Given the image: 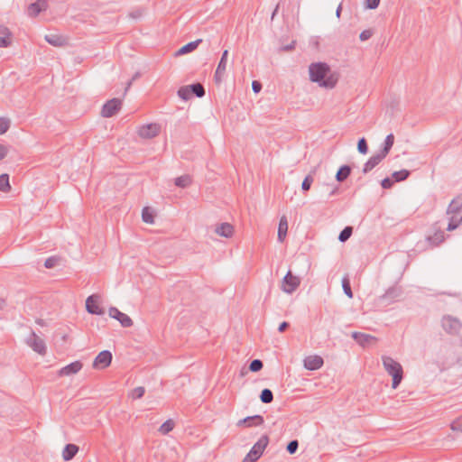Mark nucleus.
<instances>
[{"mask_svg": "<svg viewBox=\"0 0 462 462\" xmlns=\"http://www.w3.org/2000/svg\"><path fill=\"white\" fill-rule=\"evenodd\" d=\"M309 72L310 79L318 83L320 87L333 88L337 82V78L330 74V68L325 62L311 63Z\"/></svg>", "mask_w": 462, "mask_h": 462, "instance_id": "1", "label": "nucleus"}, {"mask_svg": "<svg viewBox=\"0 0 462 462\" xmlns=\"http://www.w3.org/2000/svg\"><path fill=\"white\" fill-rule=\"evenodd\" d=\"M382 360L385 371L393 377L392 387L393 389H396L401 383L403 377L402 367L400 365V363L395 361L391 356H384L382 357Z\"/></svg>", "mask_w": 462, "mask_h": 462, "instance_id": "2", "label": "nucleus"}, {"mask_svg": "<svg viewBox=\"0 0 462 462\" xmlns=\"http://www.w3.org/2000/svg\"><path fill=\"white\" fill-rule=\"evenodd\" d=\"M268 443L269 437L267 435L262 436L258 439V441L252 447V448L245 457L242 462H256L263 455Z\"/></svg>", "mask_w": 462, "mask_h": 462, "instance_id": "3", "label": "nucleus"}, {"mask_svg": "<svg viewBox=\"0 0 462 462\" xmlns=\"http://www.w3.org/2000/svg\"><path fill=\"white\" fill-rule=\"evenodd\" d=\"M26 344L39 355L44 356L47 351L44 340L40 337L34 331H32L26 339Z\"/></svg>", "mask_w": 462, "mask_h": 462, "instance_id": "4", "label": "nucleus"}, {"mask_svg": "<svg viewBox=\"0 0 462 462\" xmlns=\"http://www.w3.org/2000/svg\"><path fill=\"white\" fill-rule=\"evenodd\" d=\"M441 325L443 329L450 335L459 334L462 328L461 322L452 316H444L441 320Z\"/></svg>", "mask_w": 462, "mask_h": 462, "instance_id": "5", "label": "nucleus"}, {"mask_svg": "<svg viewBox=\"0 0 462 462\" xmlns=\"http://www.w3.org/2000/svg\"><path fill=\"white\" fill-rule=\"evenodd\" d=\"M122 106V101L119 98H112L106 101L101 110L103 117H112L119 112Z\"/></svg>", "mask_w": 462, "mask_h": 462, "instance_id": "6", "label": "nucleus"}, {"mask_svg": "<svg viewBox=\"0 0 462 462\" xmlns=\"http://www.w3.org/2000/svg\"><path fill=\"white\" fill-rule=\"evenodd\" d=\"M300 280L299 277L292 275L289 271L282 279V290L287 293H292L300 286Z\"/></svg>", "mask_w": 462, "mask_h": 462, "instance_id": "7", "label": "nucleus"}, {"mask_svg": "<svg viewBox=\"0 0 462 462\" xmlns=\"http://www.w3.org/2000/svg\"><path fill=\"white\" fill-rule=\"evenodd\" d=\"M161 126L159 124L152 123L142 125L138 129V134L144 139H152L160 134Z\"/></svg>", "mask_w": 462, "mask_h": 462, "instance_id": "8", "label": "nucleus"}, {"mask_svg": "<svg viewBox=\"0 0 462 462\" xmlns=\"http://www.w3.org/2000/svg\"><path fill=\"white\" fill-rule=\"evenodd\" d=\"M108 314L111 318L118 320L121 326L124 328H130L133 326V320L131 319V318L128 315L121 312L116 307L109 308Z\"/></svg>", "mask_w": 462, "mask_h": 462, "instance_id": "9", "label": "nucleus"}, {"mask_svg": "<svg viewBox=\"0 0 462 462\" xmlns=\"http://www.w3.org/2000/svg\"><path fill=\"white\" fill-rule=\"evenodd\" d=\"M112 362V354L108 350L101 351L93 362L94 368L104 369L110 365Z\"/></svg>", "mask_w": 462, "mask_h": 462, "instance_id": "10", "label": "nucleus"}, {"mask_svg": "<svg viewBox=\"0 0 462 462\" xmlns=\"http://www.w3.org/2000/svg\"><path fill=\"white\" fill-rule=\"evenodd\" d=\"M98 299L99 297L96 294L88 297L86 300V309L88 313L95 315H103L105 313L104 310L98 305Z\"/></svg>", "mask_w": 462, "mask_h": 462, "instance_id": "11", "label": "nucleus"}, {"mask_svg": "<svg viewBox=\"0 0 462 462\" xmlns=\"http://www.w3.org/2000/svg\"><path fill=\"white\" fill-rule=\"evenodd\" d=\"M227 57L228 51L225 50L222 53L221 59L218 62V65L214 75V79L217 83H220L223 79L226 69Z\"/></svg>", "mask_w": 462, "mask_h": 462, "instance_id": "12", "label": "nucleus"}, {"mask_svg": "<svg viewBox=\"0 0 462 462\" xmlns=\"http://www.w3.org/2000/svg\"><path fill=\"white\" fill-rule=\"evenodd\" d=\"M83 367V364L80 361L72 362L62 368H60L58 372L59 376H70L78 374Z\"/></svg>", "mask_w": 462, "mask_h": 462, "instance_id": "13", "label": "nucleus"}, {"mask_svg": "<svg viewBox=\"0 0 462 462\" xmlns=\"http://www.w3.org/2000/svg\"><path fill=\"white\" fill-rule=\"evenodd\" d=\"M48 8V3L46 0H37L32 3L27 7V14L30 17H36L42 11Z\"/></svg>", "mask_w": 462, "mask_h": 462, "instance_id": "14", "label": "nucleus"}, {"mask_svg": "<svg viewBox=\"0 0 462 462\" xmlns=\"http://www.w3.org/2000/svg\"><path fill=\"white\" fill-rule=\"evenodd\" d=\"M264 420L262 415L248 416L245 419L239 420L236 423L237 427L250 428L253 426H260L263 424Z\"/></svg>", "mask_w": 462, "mask_h": 462, "instance_id": "15", "label": "nucleus"}, {"mask_svg": "<svg viewBox=\"0 0 462 462\" xmlns=\"http://www.w3.org/2000/svg\"><path fill=\"white\" fill-rule=\"evenodd\" d=\"M352 337L363 347L368 346L371 343H374L377 340L376 337L372 335L356 331L352 333Z\"/></svg>", "mask_w": 462, "mask_h": 462, "instance_id": "16", "label": "nucleus"}, {"mask_svg": "<svg viewBox=\"0 0 462 462\" xmlns=\"http://www.w3.org/2000/svg\"><path fill=\"white\" fill-rule=\"evenodd\" d=\"M323 364V358L319 356H309L304 359V367L310 371L319 369Z\"/></svg>", "mask_w": 462, "mask_h": 462, "instance_id": "17", "label": "nucleus"}, {"mask_svg": "<svg viewBox=\"0 0 462 462\" xmlns=\"http://www.w3.org/2000/svg\"><path fill=\"white\" fill-rule=\"evenodd\" d=\"M385 157L383 156L380 152L371 156L368 161L364 164L363 173L367 174L370 172L374 167H376Z\"/></svg>", "mask_w": 462, "mask_h": 462, "instance_id": "18", "label": "nucleus"}, {"mask_svg": "<svg viewBox=\"0 0 462 462\" xmlns=\"http://www.w3.org/2000/svg\"><path fill=\"white\" fill-rule=\"evenodd\" d=\"M402 293V288L399 286L390 287L383 295L380 298L382 300L387 301L388 303L394 301Z\"/></svg>", "mask_w": 462, "mask_h": 462, "instance_id": "19", "label": "nucleus"}, {"mask_svg": "<svg viewBox=\"0 0 462 462\" xmlns=\"http://www.w3.org/2000/svg\"><path fill=\"white\" fill-rule=\"evenodd\" d=\"M44 39L54 47H62L67 43V39L60 34H47Z\"/></svg>", "mask_w": 462, "mask_h": 462, "instance_id": "20", "label": "nucleus"}, {"mask_svg": "<svg viewBox=\"0 0 462 462\" xmlns=\"http://www.w3.org/2000/svg\"><path fill=\"white\" fill-rule=\"evenodd\" d=\"M215 232L220 236L229 238L233 236L234 227L231 224L225 222L217 226Z\"/></svg>", "mask_w": 462, "mask_h": 462, "instance_id": "21", "label": "nucleus"}, {"mask_svg": "<svg viewBox=\"0 0 462 462\" xmlns=\"http://www.w3.org/2000/svg\"><path fill=\"white\" fill-rule=\"evenodd\" d=\"M444 240V232L441 230H437L432 236H429L426 238V242L429 243L430 248L439 245Z\"/></svg>", "mask_w": 462, "mask_h": 462, "instance_id": "22", "label": "nucleus"}, {"mask_svg": "<svg viewBox=\"0 0 462 462\" xmlns=\"http://www.w3.org/2000/svg\"><path fill=\"white\" fill-rule=\"evenodd\" d=\"M201 42H202V40L199 39V40H196L194 42H190L185 44L184 46H182L176 51L175 56L184 55V54H187V53H189V52L195 51Z\"/></svg>", "mask_w": 462, "mask_h": 462, "instance_id": "23", "label": "nucleus"}, {"mask_svg": "<svg viewBox=\"0 0 462 462\" xmlns=\"http://www.w3.org/2000/svg\"><path fill=\"white\" fill-rule=\"evenodd\" d=\"M79 451V447L75 444H67L62 451V457L65 461L71 460Z\"/></svg>", "mask_w": 462, "mask_h": 462, "instance_id": "24", "label": "nucleus"}, {"mask_svg": "<svg viewBox=\"0 0 462 462\" xmlns=\"http://www.w3.org/2000/svg\"><path fill=\"white\" fill-rule=\"evenodd\" d=\"M287 231H288V222H287L286 217L283 216L281 217L279 226H278L277 238H278L279 242L282 243L284 241L286 235H287Z\"/></svg>", "mask_w": 462, "mask_h": 462, "instance_id": "25", "label": "nucleus"}, {"mask_svg": "<svg viewBox=\"0 0 462 462\" xmlns=\"http://www.w3.org/2000/svg\"><path fill=\"white\" fill-rule=\"evenodd\" d=\"M448 214H457L462 213V196H458L455 198L449 204L448 210Z\"/></svg>", "mask_w": 462, "mask_h": 462, "instance_id": "26", "label": "nucleus"}, {"mask_svg": "<svg viewBox=\"0 0 462 462\" xmlns=\"http://www.w3.org/2000/svg\"><path fill=\"white\" fill-rule=\"evenodd\" d=\"M351 167L349 165H342L336 173L337 182H344L351 174Z\"/></svg>", "mask_w": 462, "mask_h": 462, "instance_id": "27", "label": "nucleus"}, {"mask_svg": "<svg viewBox=\"0 0 462 462\" xmlns=\"http://www.w3.org/2000/svg\"><path fill=\"white\" fill-rule=\"evenodd\" d=\"M394 143V135L393 134H389L383 143V149L379 152L383 156L386 157L390 152Z\"/></svg>", "mask_w": 462, "mask_h": 462, "instance_id": "28", "label": "nucleus"}, {"mask_svg": "<svg viewBox=\"0 0 462 462\" xmlns=\"http://www.w3.org/2000/svg\"><path fill=\"white\" fill-rule=\"evenodd\" d=\"M189 90L191 93V96H196L198 97H203L205 96V88L201 83H193L188 86Z\"/></svg>", "mask_w": 462, "mask_h": 462, "instance_id": "29", "label": "nucleus"}, {"mask_svg": "<svg viewBox=\"0 0 462 462\" xmlns=\"http://www.w3.org/2000/svg\"><path fill=\"white\" fill-rule=\"evenodd\" d=\"M174 183L177 187L187 188L191 184V178L189 175H182L175 179Z\"/></svg>", "mask_w": 462, "mask_h": 462, "instance_id": "30", "label": "nucleus"}, {"mask_svg": "<svg viewBox=\"0 0 462 462\" xmlns=\"http://www.w3.org/2000/svg\"><path fill=\"white\" fill-rule=\"evenodd\" d=\"M410 175H411V171L408 170H401L398 171H394L392 174L393 181H396V182H400V181L407 180Z\"/></svg>", "mask_w": 462, "mask_h": 462, "instance_id": "31", "label": "nucleus"}, {"mask_svg": "<svg viewBox=\"0 0 462 462\" xmlns=\"http://www.w3.org/2000/svg\"><path fill=\"white\" fill-rule=\"evenodd\" d=\"M260 400L263 403H271L273 401V392L268 388H264L260 393Z\"/></svg>", "mask_w": 462, "mask_h": 462, "instance_id": "32", "label": "nucleus"}, {"mask_svg": "<svg viewBox=\"0 0 462 462\" xmlns=\"http://www.w3.org/2000/svg\"><path fill=\"white\" fill-rule=\"evenodd\" d=\"M342 288L345 294L349 298H353V291L350 285V280L347 275L344 276L342 279Z\"/></svg>", "mask_w": 462, "mask_h": 462, "instance_id": "33", "label": "nucleus"}, {"mask_svg": "<svg viewBox=\"0 0 462 462\" xmlns=\"http://www.w3.org/2000/svg\"><path fill=\"white\" fill-rule=\"evenodd\" d=\"M352 234H353V227L350 226H347L339 233L338 240L340 242L344 243L350 238Z\"/></svg>", "mask_w": 462, "mask_h": 462, "instance_id": "34", "label": "nucleus"}, {"mask_svg": "<svg viewBox=\"0 0 462 462\" xmlns=\"http://www.w3.org/2000/svg\"><path fill=\"white\" fill-rule=\"evenodd\" d=\"M174 425L175 424L172 420H167L161 425L159 431L163 435L168 434L170 431L173 430Z\"/></svg>", "mask_w": 462, "mask_h": 462, "instance_id": "35", "label": "nucleus"}, {"mask_svg": "<svg viewBox=\"0 0 462 462\" xmlns=\"http://www.w3.org/2000/svg\"><path fill=\"white\" fill-rule=\"evenodd\" d=\"M178 96L184 101H188L192 97L188 86L180 87L178 90Z\"/></svg>", "mask_w": 462, "mask_h": 462, "instance_id": "36", "label": "nucleus"}, {"mask_svg": "<svg viewBox=\"0 0 462 462\" xmlns=\"http://www.w3.org/2000/svg\"><path fill=\"white\" fill-rule=\"evenodd\" d=\"M11 189L9 184V176L8 174H2L0 175V190L1 191H7Z\"/></svg>", "mask_w": 462, "mask_h": 462, "instance_id": "37", "label": "nucleus"}, {"mask_svg": "<svg viewBox=\"0 0 462 462\" xmlns=\"http://www.w3.org/2000/svg\"><path fill=\"white\" fill-rule=\"evenodd\" d=\"M462 223V216L459 218H457L456 216H453L450 218V221L448 225L447 230L453 231L455 230L460 224Z\"/></svg>", "mask_w": 462, "mask_h": 462, "instance_id": "38", "label": "nucleus"}, {"mask_svg": "<svg viewBox=\"0 0 462 462\" xmlns=\"http://www.w3.org/2000/svg\"><path fill=\"white\" fill-rule=\"evenodd\" d=\"M357 150L362 154H366L368 152V144L365 137H362L357 142Z\"/></svg>", "mask_w": 462, "mask_h": 462, "instance_id": "39", "label": "nucleus"}, {"mask_svg": "<svg viewBox=\"0 0 462 462\" xmlns=\"http://www.w3.org/2000/svg\"><path fill=\"white\" fill-rule=\"evenodd\" d=\"M143 221L148 224L153 223V215L148 208H144L142 212Z\"/></svg>", "mask_w": 462, "mask_h": 462, "instance_id": "40", "label": "nucleus"}, {"mask_svg": "<svg viewBox=\"0 0 462 462\" xmlns=\"http://www.w3.org/2000/svg\"><path fill=\"white\" fill-rule=\"evenodd\" d=\"M313 180H314V179H313V177L310 174L307 175L304 178V180L302 181V184H301V189H302V190L304 192L310 190V187H311V185L313 183Z\"/></svg>", "mask_w": 462, "mask_h": 462, "instance_id": "41", "label": "nucleus"}, {"mask_svg": "<svg viewBox=\"0 0 462 462\" xmlns=\"http://www.w3.org/2000/svg\"><path fill=\"white\" fill-rule=\"evenodd\" d=\"M263 366V364L260 359H254L249 365V370L251 372H259Z\"/></svg>", "mask_w": 462, "mask_h": 462, "instance_id": "42", "label": "nucleus"}, {"mask_svg": "<svg viewBox=\"0 0 462 462\" xmlns=\"http://www.w3.org/2000/svg\"><path fill=\"white\" fill-rule=\"evenodd\" d=\"M10 127V120L5 117H0V134H5Z\"/></svg>", "mask_w": 462, "mask_h": 462, "instance_id": "43", "label": "nucleus"}, {"mask_svg": "<svg viewBox=\"0 0 462 462\" xmlns=\"http://www.w3.org/2000/svg\"><path fill=\"white\" fill-rule=\"evenodd\" d=\"M60 258L57 256H51L45 260L44 266L47 269L53 268L58 265Z\"/></svg>", "mask_w": 462, "mask_h": 462, "instance_id": "44", "label": "nucleus"}, {"mask_svg": "<svg viewBox=\"0 0 462 462\" xmlns=\"http://www.w3.org/2000/svg\"><path fill=\"white\" fill-rule=\"evenodd\" d=\"M450 428L453 431H461L462 432V415L451 422Z\"/></svg>", "mask_w": 462, "mask_h": 462, "instance_id": "45", "label": "nucleus"}, {"mask_svg": "<svg viewBox=\"0 0 462 462\" xmlns=\"http://www.w3.org/2000/svg\"><path fill=\"white\" fill-rule=\"evenodd\" d=\"M298 448H299L298 440L293 439L288 443V445L286 447V450L288 451L289 454L292 455V454L296 453Z\"/></svg>", "mask_w": 462, "mask_h": 462, "instance_id": "46", "label": "nucleus"}, {"mask_svg": "<svg viewBox=\"0 0 462 462\" xmlns=\"http://www.w3.org/2000/svg\"><path fill=\"white\" fill-rule=\"evenodd\" d=\"M145 389L143 386H138L132 391V397L134 399H140L143 396Z\"/></svg>", "mask_w": 462, "mask_h": 462, "instance_id": "47", "label": "nucleus"}, {"mask_svg": "<svg viewBox=\"0 0 462 462\" xmlns=\"http://www.w3.org/2000/svg\"><path fill=\"white\" fill-rule=\"evenodd\" d=\"M374 34V31L372 29L364 30L360 35L359 39L362 42L369 40Z\"/></svg>", "mask_w": 462, "mask_h": 462, "instance_id": "48", "label": "nucleus"}, {"mask_svg": "<svg viewBox=\"0 0 462 462\" xmlns=\"http://www.w3.org/2000/svg\"><path fill=\"white\" fill-rule=\"evenodd\" d=\"M13 37H0V48H7L12 45Z\"/></svg>", "mask_w": 462, "mask_h": 462, "instance_id": "49", "label": "nucleus"}, {"mask_svg": "<svg viewBox=\"0 0 462 462\" xmlns=\"http://www.w3.org/2000/svg\"><path fill=\"white\" fill-rule=\"evenodd\" d=\"M394 181L393 179L386 177L381 181V185L383 189H391L393 185Z\"/></svg>", "mask_w": 462, "mask_h": 462, "instance_id": "50", "label": "nucleus"}, {"mask_svg": "<svg viewBox=\"0 0 462 462\" xmlns=\"http://www.w3.org/2000/svg\"><path fill=\"white\" fill-rule=\"evenodd\" d=\"M365 7L368 9H375L380 4V0H365Z\"/></svg>", "mask_w": 462, "mask_h": 462, "instance_id": "51", "label": "nucleus"}, {"mask_svg": "<svg viewBox=\"0 0 462 462\" xmlns=\"http://www.w3.org/2000/svg\"><path fill=\"white\" fill-rule=\"evenodd\" d=\"M0 35H2L1 37H13V33L9 28L5 25H0Z\"/></svg>", "mask_w": 462, "mask_h": 462, "instance_id": "52", "label": "nucleus"}, {"mask_svg": "<svg viewBox=\"0 0 462 462\" xmlns=\"http://www.w3.org/2000/svg\"><path fill=\"white\" fill-rule=\"evenodd\" d=\"M141 77V73L140 72H136L134 73V75L132 77V79L128 81L126 87H125V93H126L128 91V89L131 88L133 82L134 80H136L137 79H139Z\"/></svg>", "mask_w": 462, "mask_h": 462, "instance_id": "53", "label": "nucleus"}, {"mask_svg": "<svg viewBox=\"0 0 462 462\" xmlns=\"http://www.w3.org/2000/svg\"><path fill=\"white\" fill-rule=\"evenodd\" d=\"M252 88L254 93H259L262 89V84L259 81H253L252 83Z\"/></svg>", "mask_w": 462, "mask_h": 462, "instance_id": "54", "label": "nucleus"}, {"mask_svg": "<svg viewBox=\"0 0 462 462\" xmlns=\"http://www.w3.org/2000/svg\"><path fill=\"white\" fill-rule=\"evenodd\" d=\"M7 152V148L5 145L0 144V160H3L6 156Z\"/></svg>", "mask_w": 462, "mask_h": 462, "instance_id": "55", "label": "nucleus"}, {"mask_svg": "<svg viewBox=\"0 0 462 462\" xmlns=\"http://www.w3.org/2000/svg\"><path fill=\"white\" fill-rule=\"evenodd\" d=\"M290 327V324L289 322L287 321H283L280 324L279 328H278V330L279 332L282 333L284 332L288 328Z\"/></svg>", "mask_w": 462, "mask_h": 462, "instance_id": "56", "label": "nucleus"}, {"mask_svg": "<svg viewBox=\"0 0 462 462\" xmlns=\"http://www.w3.org/2000/svg\"><path fill=\"white\" fill-rule=\"evenodd\" d=\"M293 49H294V42H291V44L282 47V50L286 51H291Z\"/></svg>", "mask_w": 462, "mask_h": 462, "instance_id": "57", "label": "nucleus"}, {"mask_svg": "<svg viewBox=\"0 0 462 462\" xmlns=\"http://www.w3.org/2000/svg\"><path fill=\"white\" fill-rule=\"evenodd\" d=\"M341 12H342V5L340 4V5L337 6V10H336V15H337V18H339V17H340V15H341Z\"/></svg>", "mask_w": 462, "mask_h": 462, "instance_id": "58", "label": "nucleus"}, {"mask_svg": "<svg viewBox=\"0 0 462 462\" xmlns=\"http://www.w3.org/2000/svg\"><path fill=\"white\" fill-rule=\"evenodd\" d=\"M337 190H338V187L334 188L332 189V191L330 192V196L335 195L337 192Z\"/></svg>", "mask_w": 462, "mask_h": 462, "instance_id": "59", "label": "nucleus"}, {"mask_svg": "<svg viewBox=\"0 0 462 462\" xmlns=\"http://www.w3.org/2000/svg\"><path fill=\"white\" fill-rule=\"evenodd\" d=\"M277 9H278V6L275 8V10L273 11V15H272V18H273V16L275 15L276 12H277Z\"/></svg>", "mask_w": 462, "mask_h": 462, "instance_id": "60", "label": "nucleus"}, {"mask_svg": "<svg viewBox=\"0 0 462 462\" xmlns=\"http://www.w3.org/2000/svg\"><path fill=\"white\" fill-rule=\"evenodd\" d=\"M38 323H39L40 325H42V320H39V321H38Z\"/></svg>", "mask_w": 462, "mask_h": 462, "instance_id": "61", "label": "nucleus"}]
</instances>
